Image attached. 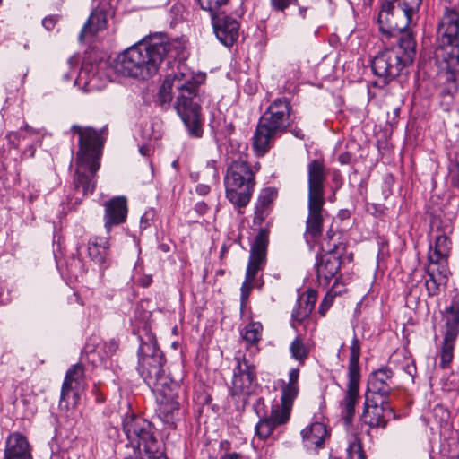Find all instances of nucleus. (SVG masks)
<instances>
[{
    "instance_id": "nucleus-28",
    "label": "nucleus",
    "mask_w": 459,
    "mask_h": 459,
    "mask_svg": "<svg viewBox=\"0 0 459 459\" xmlns=\"http://www.w3.org/2000/svg\"><path fill=\"white\" fill-rule=\"evenodd\" d=\"M316 297L313 293H308L307 297H300L296 303L295 307L291 313L290 325L297 330V325L303 323L309 317L312 313Z\"/></svg>"
},
{
    "instance_id": "nucleus-25",
    "label": "nucleus",
    "mask_w": 459,
    "mask_h": 459,
    "mask_svg": "<svg viewBox=\"0 0 459 459\" xmlns=\"http://www.w3.org/2000/svg\"><path fill=\"white\" fill-rule=\"evenodd\" d=\"M109 240L105 238L95 237L88 242V255L101 270L106 269L109 264Z\"/></svg>"
},
{
    "instance_id": "nucleus-44",
    "label": "nucleus",
    "mask_w": 459,
    "mask_h": 459,
    "mask_svg": "<svg viewBox=\"0 0 459 459\" xmlns=\"http://www.w3.org/2000/svg\"><path fill=\"white\" fill-rule=\"evenodd\" d=\"M58 22L57 15H49L42 20V25L47 30H51Z\"/></svg>"
},
{
    "instance_id": "nucleus-6",
    "label": "nucleus",
    "mask_w": 459,
    "mask_h": 459,
    "mask_svg": "<svg viewBox=\"0 0 459 459\" xmlns=\"http://www.w3.org/2000/svg\"><path fill=\"white\" fill-rule=\"evenodd\" d=\"M137 371L152 391H161L166 386H176L175 380L166 374V358L157 346L153 333L145 327L138 337Z\"/></svg>"
},
{
    "instance_id": "nucleus-15",
    "label": "nucleus",
    "mask_w": 459,
    "mask_h": 459,
    "mask_svg": "<svg viewBox=\"0 0 459 459\" xmlns=\"http://www.w3.org/2000/svg\"><path fill=\"white\" fill-rule=\"evenodd\" d=\"M180 386L176 382V386H166L160 391H152L158 403V416L167 425L176 428V421L179 416V403L178 401V391Z\"/></svg>"
},
{
    "instance_id": "nucleus-45",
    "label": "nucleus",
    "mask_w": 459,
    "mask_h": 459,
    "mask_svg": "<svg viewBox=\"0 0 459 459\" xmlns=\"http://www.w3.org/2000/svg\"><path fill=\"white\" fill-rule=\"evenodd\" d=\"M299 376V368H292L289 373V383L287 385H292L298 386V380Z\"/></svg>"
},
{
    "instance_id": "nucleus-29",
    "label": "nucleus",
    "mask_w": 459,
    "mask_h": 459,
    "mask_svg": "<svg viewBox=\"0 0 459 459\" xmlns=\"http://www.w3.org/2000/svg\"><path fill=\"white\" fill-rule=\"evenodd\" d=\"M268 230H260L250 248L248 262L258 264L264 268L266 264V254L268 247Z\"/></svg>"
},
{
    "instance_id": "nucleus-12",
    "label": "nucleus",
    "mask_w": 459,
    "mask_h": 459,
    "mask_svg": "<svg viewBox=\"0 0 459 459\" xmlns=\"http://www.w3.org/2000/svg\"><path fill=\"white\" fill-rule=\"evenodd\" d=\"M361 343L356 335L351 340L350 347V358L348 364V384L345 395L341 403L343 407V420L347 425H351L355 414V405L359 397L360 367L359 358Z\"/></svg>"
},
{
    "instance_id": "nucleus-50",
    "label": "nucleus",
    "mask_w": 459,
    "mask_h": 459,
    "mask_svg": "<svg viewBox=\"0 0 459 459\" xmlns=\"http://www.w3.org/2000/svg\"><path fill=\"white\" fill-rule=\"evenodd\" d=\"M206 169L212 173L214 178L218 177V172L216 169V162L214 160H210L207 162Z\"/></svg>"
},
{
    "instance_id": "nucleus-16",
    "label": "nucleus",
    "mask_w": 459,
    "mask_h": 459,
    "mask_svg": "<svg viewBox=\"0 0 459 459\" xmlns=\"http://www.w3.org/2000/svg\"><path fill=\"white\" fill-rule=\"evenodd\" d=\"M85 385V373L82 364L73 365L66 372L62 385L60 395V406L66 409L70 405L75 406L78 400V391Z\"/></svg>"
},
{
    "instance_id": "nucleus-54",
    "label": "nucleus",
    "mask_w": 459,
    "mask_h": 459,
    "mask_svg": "<svg viewBox=\"0 0 459 459\" xmlns=\"http://www.w3.org/2000/svg\"><path fill=\"white\" fill-rule=\"evenodd\" d=\"M351 156L349 153H342L339 156L338 160L342 164H348L350 162Z\"/></svg>"
},
{
    "instance_id": "nucleus-24",
    "label": "nucleus",
    "mask_w": 459,
    "mask_h": 459,
    "mask_svg": "<svg viewBox=\"0 0 459 459\" xmlns=\"http://www.w3.org/2000/svg\"><path fill=\"white\" fill-rule=\"evenodd\" d=\"M452 248L450 238L445 234L436 237L434 245H429V264L448 267V256Z\"/></svg>"
},
{
    "instance_id": "nucleus-4",
    "label": "nucleus",
    "mask_w": 459,
    "mask_h": 459,
    "mask_svg": "<svg viewBox=\"0 0 459 459\" xmlns=\"http://www.w3.org/2000/svg\"><path fill=\"white\" fill-rule=\"evenodd\" d=\"M73 134L79 136V150L76 155V170L74 184L76 192H82V196L91 195L96 187L95 175L100 169L104 138L101 134L104 129L98 131L91 126L74 125Z\"/></svg>"
},
{
    "instance_id": "nucleus-10",
    "label": "nucleus",
    "mask_w": 459,
    "mask_h": 459,
    "mask_svg": "<svg viewBox=\"0 0 459 459\" xmlns=\"http://www.w3.org/2000/svg\"><path fill=\"white\" fill-rule=\"evenodd\" d=\"M421 4V0H385L378 13L379 30L386 39L399 37L408 30L411 15Z\"/></svg>"
},
{
    "instance_id": "nucleus-57",
    "label": "nucleus",
    "mask_w": 459,
    "mask_h": 459,
    "mask_svg": "<svg viewBox=\"0 0 459 459\" xmlns=\"http://www.w3.org/2000/svg\"><path fill=\"white\" fill-rule=\"evenodd\" d=\"M364 1H365V2H368V3H370L372 0H364Z\"/></svg>"
},
{
    "instance_id": "nucleus-55",
    "label": "nucleus",
    "mask_w": 459,
    "mask_h": 459,
    "mask_svg": "<svg viewBox=\"0 0 459 459\" xmlns=\"http://www.w3.org/2000/svg\"><path fill=\"white\" fill-rule=\"evenodd\" d=\"M307 8V7H299V14L302 19L306 18Z\"/></svg>"
},
{
    "instance_id": "nucleus-36",
    "label": "nucleus",
    "mask_w": 459,
    "mask_h": 459,
    "mask_svg": "<svg viewBox=\"0 0 459 459\" xmlns=\"http://www.w3.org/2000/svg\"><path fill=\"white\" fill-rule=\"evenodd\" d=\"M202 9L209 11L211 15H215V12L228 0H197Z\"/></svg>"
},
{
    "instance_id": "nucleus-47",
    "label": "nucleus",
    "mask_w": 459,
    "mask_h": 459,
    "mask_svg": "<svg viewBox=\"0 0 459 459\" xmlns=\"http://www.w3.org/2000/svg\"><path fill=\"white\" fill-rule=\"evenodd\" d=\"M451 183L453 186L459 188V164H457L456 169L452 172Z\"/></svg>"
},
{
    "instance_id": "nucleus-38",
    "label": "nucleus",
    "mask_w": 459,
    "mask_h": 459,
    "mask_svg": "<svg viewBox=\"0 0 459 459\" xmlns=\"http://www.w3.org/2000/svg\"><path fill=\"white\" fill-rule=\"evenodd\" d=\"M270 211L271 209L265 206L259 205V204L256 203L255 215L253 219L254 223L256 225H261L269 215Z\"/></svg>"
},
{
    "instance_id": "nucleus-3",
    "label": "nucleus",
    "mask_w": 459,
    "mask_h": 459,
    "mask_svg": "<svg viewBox=\"0 0 459 459\" xmlns=\"http://www.w3.org/2000/svg\"><path fill=\"white\" fill-rule=\"evenodd\" d=\"M166 81L172 85L177 92L175 108L192 137L203 135L201 119V101L199 92L200 82L195 74L185 63H180L177 70L168 74Z\"/></svg>"
},
{
    "instance_id": "nucleus-17",
    "label": "nucleus",
    "mask_w": 459,
    "mask_h": 459,
    "mask_svg": "<svg viewBox=\"0 0 459 459\" xmlns=\"http://www.w3.org/2000/svg\"><path fill=\"white\" fill-rule=\"evenodd\" d=\"M378 399L379 401L375 397L369 398L368 394L366 395L361 420L370 428L385 429L388 422L386 415L394 414V411L389 406V399Z\"/></svg>"
},
{
    "instance_id": "nucleus-58",
    "label": "nucleus",
    "mask_w": 459,
    "mask_h": 459,
    "mask_svg": "<svg viewBox=\"0 0 459 459\" xmlns=\"http://www.w3.org/2000/svg\"><path fill=\"white\" fill-rule=\"evenodd\" d=\"M455 459H459V455Z\"/></svg>"
},
{
    "instance_id": "nucleus-37",
    "label": "nucleus",
    "mask_w": 459,
    "mask_h": 459,
    "mask_svg": "<svg viewBox=\"0 0 459 459\" xmlns=\"http://www.w3.org/2000/svg\"><path fill=\"white\" fill-rule=\"evenodd\" d=\"M254 411L256 415L260 418L259 422L256 424L255 428L264 420L271 419V415L269 417L266 416V406L264 404V398L259 397L256 402L253 405Z\"/></svg>"
},
{
    "instance_id": "nucleus-40",
    "label": "nucleus",
    "mask_w": 459,
    "mask_h": 459,
    "mask_svg": "<svg viewBox=\"0 0 459 459\" xmlns=\"http://www.w3.org/2000/svg\"><path fill=\"white\" fill-rule=\"evenodd\" d=\"M263 269H264V267L248 262L247 271H246V278L245 279H247V281H254L257 273L259 271H262Z\"/></svg>"
},
{
    "instance_id": "nucleus-27",
    "label": "nucleus",
    "mask_w": 459,
    "mask_h": 459,
    "mask_svg": "<svg viewBox=\"0 0 459 459\" xmlns=\"http://www.w3.org/2000/svg\"><path fill=\"white\" fill-rule=\"evenodd\" d=\"M449 268L428 264L427 274L429 279L425 281L426 290L429 296H435L438 293L439 286L446 282Z\"/></svg>"
},
{
    "instance_id": "nucleus-13",
    "label": "nucleus",
    "mask_w": 459,
    "mask_h": 459,
    "mask_svg": "<svg viewBox=\"0 0 459 459\" xmlns=\"http://www.w3.org/2000/svg\"><path fill=\"white\" fill-rule=\"evenodd\" d=\"M298 393V386L284 385L281 391V404L273 405L271 419L264 420L256 427V435L261 439L269 437L276 427L283 425L289 420L293 401Z\"/></svg>"
},
{
    "instance_id": "nucleus-5",
    "label": "nucleus",
    "mask_w": 459,
    "mask_h": 459,
    "mask_svg": "<svg viewBox=\"0 0 459 459\" xmlns=\"http://www.w3.org/2000/svg\"><path fill=\"white\" fill-rule=\"evenodd\" d=\"M327 172L322 160L315 159L307 164V210L306 230L304 238L307 244L313 248L323 233L324 205H325V182Z\"/></svg>"
},
{
    "instance_id": "nucleus-2",
    "label": "nucleus",
    "mask_w": 459,
    "mask_h": 459,
    "mask_svg": "<svg viewBox=\"0 0 459 459\" xmlns=\"http://www.w3.org/2000/svg\"><path fill=\"white\" fill-rule=\"evenodd\" d=\"M296 115L287 97L276 98L261 116L255 134L253 147L258 155H264L274 144V141L290 132L299 139H304L301 128L292 126Z\"/></svg>"
},
{
    "instance_id": "nucleus-51",
    "label": "nucleus",
    "mask_w": 459,
    "mask_h": 459,
    "mask_svg": "<svg viewBox=\"0 0 459 459\" xmlns=\"http://www.w3.org/2000/svg\"><path fill=\"white\" fill-rule=\"evenodd\" d=\"M24 130H25V133L22 135V138H26L27 136L32 135V134H39V130L34 129V128H32L31 126H30L28 125L25 126Z\"/></svg>"
},
{
    "instance_id": "nucleus-52",
    "label": "nucleus",
    "mask_w": 459,
    "mask_h": 459,
    "mask_svg": "<svg viewBox=\"0 0 459 459\" xmlns=\"http://www.w3.org/2000/svg\"><path fill=\"white\" fill-rule=\"evenodd\" d=\"M195 209L199 214H204L207 211V205L204 202H198Z\"/></svg>"
},
{
    "instance_id": "nucleus-18",
    "label": "nucleus",
    "mask_w": 459,
    "mask_h": 459,
    "mask_svg": "<svg viewBox=\"0 0 459 459\" xmlns=\"http://www.w3.org/2000/svg\"><path fill=\"white\" fill-rule=\"evenodd\" d=\"M341 249L343 250L344 248L335 245L333 249L316 255L315 267L317 279L321 284L327 285L330 280L339 272L342 264Z\"/></svg>"
},
{
    "instance_id": "nucleus-43",
    "label": "nucleus",
    "mask_w": 459,
    "mask_h": 459,
    "mask_svg": "<svg viewBox=\"0 0 459 459\" xmlns=\"http://www.w3.org/2000/svg\"><path fill=\"white\" fill-rule=\"evenodd\" d=\"M333 301V296L331 294L325 295L324 299L322 300L320 307H319V313L322 316H325V312L329 309V307L332 306Z\"/></svg>"
},
{
    "instance_id": "nucleus-7",
    "label": "nucleus",
    "mask_w": 459,
    "mask_h": 459,
    "mask_svg": "<svg viewBox=\"0 0 459 459\" xmlns=\"http://www.w3.org/2000/svg\"><path fill=\"white\" fill-rule=\"evenodd\" d=\"M436 56L446 64L449 91L456 92L455 74L459 73V13L446 10L437 32Z\"/></svg>"
},
{
    "instance_id": "nucleus-31",
    "label": "nucleus",
    "mask_w": 459,
    "mask_h": 459,
    "mask_svg": "<svg viewBox=\"0 0 459 459\" xmlns=\"http://www.w3.org/2000/svg\"><path fill=\"white\" fill-rule=\"evenodd\" d=\"M263 325L260 322L248 323L240 332L242 339L248 345H255L262 338Z\"/></svg>"
},
{
    "instance_id": "nucleus-22",
    "label": "nucleus",
    "mask_w": 459,
    "mask_h": 459,
    "mask_svg": "<svg viewBox=\"0 0 459 459\" xmlns=\"http://www.w3.org/2000/svg\"><path fill=\"white\" fill-rule=\"evenodd\" d=\"M128 212L127 200L125 196H117L105 204V229L110 231L113 226L120 225L126 220Z\"/></svg>"
},
{
    "instance_id": "nucleus-20",
    "label": "nucleus",
    "mask_w": 459,
    "mask_h": 459,
    "mask_svg": "<svg viewBox=\"0 0 459 459\" xmlns=\"http://www.w3.org/2000/svg\"><path fill=\"white\" fill-rule=\"evenodd\" d=\"M212 27L217 39L226 47H231L238 39V22L225 14L212 15Z\"/></svg>"
},
{
    "instance_id": "nucleus-8",
    "label": "nucleus",
    "mask_w": 459,
    "mask_h": 459,
    "mask_svg": "<svg viewBox=\"0 0 459 459\" xmlns=\"http://www.w3.org/2000/svg\"><path fill=\"white\" fill-rule=\"evenodd\" d=\"M122 429L128 440L126 446L133 449L132 457L167 459L162 443L156 437L154 428L149 420L135 414L126 415Z\"/></svg>"
},
{
    "instance_id": "nucleus-53",
    "label": "nucleus",
    "mask_w": 459,
    "mask_h": 459,
    "mask_svg": "<svg viewBox=\"0 0 459 459\" xmlns=\"http://www.w3.org/2000/svg\"><path fill=\"white\" fill-rule=\"evenodd\" d=\"M241 455L236 452L225 454L221 456V459H240Z\"/></svg>"
},
{
    "instance_id": "nucleus-56",
    "label": "nucleus",
    "mask_w": 459,
    "mask_h": 459,
    "mask_svg": "<svg viewBox=\"0 0 459 459\" xmlns=\"http://www.w3.org/2000/svg\"><path fill=\"white\" fill-rule=\"evenodd\" d=\"M140 152H141V153H142V154H144V150H143V148H141V149H140Z\"/></svg>"
},
{
    "instance_id": "nucleus-19",
    "label": "nucleus",
    "mask_w": 459,
    "mask_h": 459,
    "mask_svg": "<svg viewBox=\"0 0 459 459\" xmlns=\"http://www.w3.org/2000/svg\"><path fill=\"white\" fill-rule=\"evenodd\" d=\"M255 387L254 366L250 365L246 359L238 360L233 374L232 394L248 396L255 392Z\"/></svg>"
},
{
    "instance_id": "nucleus-42",
    "label": "nucleus",
    "mask_w": 459,
    "mask_h": 459,
    "mask_svg": "<svg viewBox=\"0 0 459 459\" xmlns=\"http://www.w3.org/2000/svg\"><path fill=\"white\" fill-rule=\"evenodd\" d=\"M291 3L292 0H271L273 9L278 12H283Z\"/></svg>"
},
{
    "instance_id": "nucleus-21",
    "label": "nucleus",
    "mask_w": 459,
    "mask_h": 459,
    "mask_svg": "<svg viewBox=\"0 0 459 459\" xmlns=\"http://www.w3.org/2000/svg\"><path fill=\"white\" fill-rule=\"evenodd\" d=\"M393 370L388 367H382L372 372L368 382V393L377 395L378 398L389 399L392 393Z\"/></svg>"
},
{
    "instance_id": "nucleus-30",
    "label": "nucleus",
    "mask_w": 459,
    "mask_h": 459,
    "mask_svg": "<svg viewBox=\"0 0 459 459\" xmlns=\"http://www.w3.org/2000/svg\"><path fill=\"white\" fill-rule=\"evenodd\" d=\"M327 434L325 424L321 422H314L309 426L306 427L301 431L302 438L306 444V446L311 448H321L325 442V437Z\"/></svg>"
},
{
    "instance_id": "nucleus-34",
    "label": "nucleus",
    "mask_w": 459,
    "mask_h": 459,
    "mask_svg": "<svg viewBox=\"0 0 459 459\" xmlns=\"http://www.w3.org/2000/svg\"><path fill=\"white\" fill-rule=\"evenodd\" d=\"M347 459H367L362 447V443L359 438H354L347 449Z\"/></svg>"
},
{
    "instance_id": "nucleus-33",
    "label": "nucleus",
    "mask_w": 459,
    "mask_h": 459,
    "mask_svg": "<svg viewBox=\"0 0 459 459\" xmlns=\"http://www.w3.org/2000/svg\"><path fill=\"white\" fill-rule=\"evenodd\" d=\"M173 95H178L176 89L164 80L158 92V102L161 108H167L173 99Z\"/></svg>"
},
{
    "instance_id": "nucleus-32",
    "label": "nucleus",
    "mask_w": 459,
    "mask_h": 459,
    "mask_svg": "<svg viewBox=\"0 0 459 459\" xmlns=\"http://www.w3.org/2000/svg\"><path fill=\"white\" fill-rule=\"evenodd\" d=\"M290 352L291 357L304 365L305 360L309 355V348L305 344L300 334H299L290 345Z\"/></svg>"
},
{
    "instance_id": "nucleus-11",
    "label": "nucleus",
    "mask_w": 459,
    "mask_h": 459,
    "mask_svg": "<svg viewBox=\"0 0 459 459\" xmlns=\"http://www.w3.org/2000/svg\"><path fill=\"white\" fill-rule=\"evenodd\" d=\"M255 172L245 160L232 161L227 169L224 185L227 199L236 207H246L255 186Z\"/></svg>"
},
{
    "instance_id": "nucleus-26",
    "label": "nucleus",
    "mask_w": 459,
    "mask_h": 459,
    "mask_svg": "<svg viewBox=\"0 0 459 459\" xmlns=\"http://www.w3.org/2000/svg\"><path fill=\"white\" fill-rule=\"evenodd\" d=\"M107 22L106 11L99 7L93 9L80 32L79 39L93 38L99 31L107 28Z\"/></svg>"
},
{
    "instance_id": "nucleus-23",
    "label": "nucleus",
    "mask_w": 459,
    "mask_h": 459,
    "mask_svg": "<svg viewBox=\"0 0 459 459\" xmlns=\"http://www.w3.org/2000/svg\"><path fill=\"white\" fill-rule=\"evenodd\" d=\"M4 459H33L30 445L25 436L13 432L7 437Z\"/></svg>"
},
{
    "instance_id": "nucleus-46",
    "label": "nucleus",
    "mask_w": 459,
    "mask_h": 459,
    "mask_svg": "<svg viewBox=\"0 0 459 459\" xmlns=\"http://www.w3.org/2000/svg\"><path fill=\"white\" fill-rule=\"evenodd\" d=\"M118 348V343L116 340L111 339L108 342L106 343V352L108 355H113Z\"/></svg>"
},
{
    "instance_id": "nucleus-48",
    "label": "nucleus",
    "mask_w": 459,
    "mask_h": 459,
    "mask_svg": "<svg viewBox=\"0 0 459 459\" xmlns=\"http://www.w3.org/2000/svg\"><path fill=\"white\" fill-rule=\"evenodd\" d=\"M195 191L200 195H206L210 192V186L204 184H199L196 186Z\"/></svg>"
},
{
    "instance_id": "nucleus-9",
    "label": "nucleus",
    "mask_w": 459,
    "mask_h": 459,
    "mask_svg": "<svg viewBox=\"0 0 459 459\" xmlns=\"http://www.w3.org/2000/svg\"><path fill=\"white\" fill-rule=\"evenodd\" d=\"M416 55V40L412 32L402 34L395 46L385 48L371 63L373 73L378 77L392 80L400 75L403 69L413 62Z\"/></svg>"
},
{
    "instance_id": "nucleus-1",
    "label": "nucleus",
    "mask_w": 459,
    "mask_h": 459,
    "mask_svg": "<svg viewBox=\"0 0 459 459\" xmlns=\"http://www.w3.org/2000/svg\"><path fill=\"white\" fill-rule=\"evenodd\" d=\"M171 50L172 44L162 34L145 38L117 57L116 72L125 76L148 79L156 74Z\"/></svg>"
},
{
    "instance_id": "nucleus-41",
    "label": "nucleus",
    "mask_w": 459,
    "mask_h": 459,
    "mask_svg": "<svg viewBox=\"0 0 459 459\" xmlns=\"http://www.w3.org/2000/svg\"><path fill=\"white\" fill-rule=\"evenodd\" d=\"M77 65V58L72 56L67 60L66 66L69 69L68 72L64 71L62 74L63 79L65 81H70L72 78L71 74L75 73V67Z\"/></svg>"
},
{
    "instance_id": "nucleus-14",
    "label": "nucleus",
    "mask_w": 459,
    "mask_h": 459,
    "mask_svg": "<svg viewBox=\"0 0 459 459\" xmlns=\"http://www.w3.org/2000/svg\"><path fill=\"white\" fill-rule=\"evenodd\" d=\"M443 318L446 331L439 353V366L442 368H446L454 359L455 343L459 333V299L457 298H454L451 304L446 307Z\"/></svg>"
},
{
    "instance_id": "nucleus-39",
    "label": "nucleus",
    "mask_w": 459,
    "mask_h": 459,
    "mask_svg": "<svg viewBox=\"0 0 459 459\" xmlns=\"http://www.w3.org/2000/svg\"><path fill=\"white\" fill-rule=\"evenodd\" d=\"M253 281H247L245 279V281L242 283L241 289H240V303H241V311H243L244 307L247 305V302L248 300V297L250 294V291L253 288L252 286Z\"/></svg>"
},
{
    "instance_id": "nucleus-35",
    "label": "nucleus",
    "mask_w": 459,
    "mask_h": 459,
    "mask_svg": "<svg viewBox=\"0 0 459 459\" xmlns=\"http://www.w3.org/2000/svg\"><path fill=\"white\" fill-rule=\"evenodd\" d=\"M277 196V190L273 187L263 189L259 195L257 204L271 209L272 204Z\"/></svg>"
},
{
    "instance_id": "nucleus-49",
    "label": "nucleus",
    "mask_w": 459,
    "mask_h": 459,
    "mask_svg": "<svg viewBox=\"0 0 459 459\" xmlns=\"http://www.w3.org/2000/svg\"><path fill=\"white\" fill-rule=\"evenodd\" d=\"M152 212H145L141 217V225L143 226L144 228L148 227L150 225V221H152Z\"/></svg>"
}]
</instances>
